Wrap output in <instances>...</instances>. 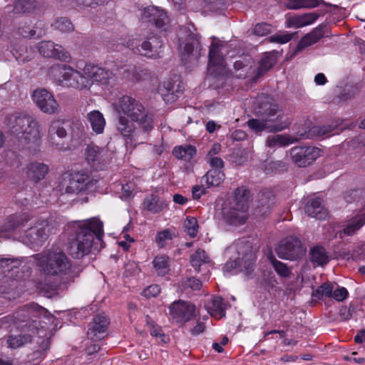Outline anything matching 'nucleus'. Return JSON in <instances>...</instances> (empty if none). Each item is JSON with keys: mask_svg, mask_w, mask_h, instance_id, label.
<instances>
[{"mask_svg": "<svg viewBox=\"0 0 365 365\" xmlns=\"http://www.w3.org/2000/svg\"><path fill=\"white\" fill-rule=\"evenodd\" d=\"M319 17V14L317 12L306 13L302 15H295L290 16L287 22V27L301 28L310 25L315 22Z\"/></svg>", "mask_w": 365, "mask_h": 365, "instance_id": "obj_30", "label": "nucleus"}, {"mask_svg": "<svg viewBox=\"0 0 365 365\" xmlns=\"http://www.w3.org/2000/svg\"><path fill=\"white\" fill-rule=\"evenodd\" d=\"M223 45L215 42H212L209 51V65L214 66L223 67L225 66L224 57L221 53Z\"/></svg>", "mask_w": 365, "mask_h": 365, "instance_id": "obj_33", "label": "nucleus"}, {"mask_svg": "<svg viewBox=\"0 0 365 365\" xmlns=\"http://www.w3.org/2000/svg\"><path fill=\"white\" fill-rule=\"evenodd\" d=\"M167 207V201L155 195H149L145 198L143 202V209L153 214L159 213L166 209Z\"/></svg>", "mask_w": 365, "mask_h": 365, "instance_id": "obj_31", "label": "nucleus"}, {"mask_svg": "<svg viewBox=\"0 0 365 365\" xmlns=\"http://www.w3.org/2000/svg\"><path fill=\"white\" fill-rule=\"evenodd\" d=\"M297 139L290 137L288 135H269L266 140V145L274 148L276 147L287 146L297 141Z\"/></svg>", "mask_w": 365, "mask_h": 365, "instance_id": "obj_37", "label": "nucleus"}, {"mask_svg": "<svg viewBox=\"0 0 365 365\" xmlns=\"http://www.w3.org/2000/svg\"><path fill=\"white\" fill-rule=\"evenodd\" d=\"M31 333L19 334L17 336L10 335L7 339V344L11 349H17L31 341Z\"/></svg>", "mask_w": 365, "mask_h": 365, "instance_id": "obj_47", "label": "nucleus"}, {"mask_svg": "<svg viewBox=\"0 0 365 365\" xmlns=\"http://www.w3.org/2000/svg\"><path fill=\"white\" fill-rule=\"evenodd\" d=\"M170 313L177 322L185 323L194 318L195 307L190 302L179 300L170 306Z\"/></svg>", "mask_w": 365, "mask_h": 365, "instance_id": "obj_18", "label": "nucleus"}, {"mask_svg": "<svg viewBox=\"0 0 365 365\" xmlns=\"http://www.w3.org/2000/svg\"><path fill=\"white\" fill-rule=\"evenodd\" d=\"M272 31V26L267 23H259L255 25L253 29L254 34L263 36L270 34Z\"/></svg>", "mask_w": 365, "mask_h": 365, "instance_id": "obj_60", "label": "nucleus"}, {"mask_svg": "<svg viewBox=\"0 0 365 365\" xmlns=\"http://www.w3.org/2000/svg\"><path fill=\"white\" fill-rule=\"evenodd\" d=\"M97 182L87 173L78 172L71 175L66 192L71 194L90 192L96 187Z\"/></svg>", "mask_w": 365, "mask_h": 365, "instance_id": "obj_13", "label": "nucleus"}, {"mask_svg": "<svg viewBox=\"0 0 365 365\" xmlns=\"http://www.w3.org/2000/svg\"><path fill=\"white\" fill-rule=\"evenodd\" d=\"M84 76L93 82H98L102 84H108L113 73L110 70L100 67L93 63H86L83 69Z\"/></svg>", "mask_w": 365, "mask_h": 365, "instance_id": "obj_25", "label": "nucleus"}, {"mask_svg": "<svg viewBox=\"0 0 365 365\" xmlns=\"http://www.w3.org/2000/svg\"><path fill=\"white\" fill-rule=\"evenodd\" d=\"M239 272L249 277L254 270L255 259L251 252L246 253L242 258L238 259Z\"/></svg>", "mask_w": 365, "mask_h": 365, "instance_id": "obj_45", "label": "nucleus"}, {"mask_svg": "<svg viewBox=\"0 0 365 365\" xmlns=\"http://www.w3.org/2000/svg\"><path fill=\"white\" fill-rule=\"evenodd\" d=\"M354 311L353 306L349 305V307L342 306L339 309V314L340 319L343 321L349 320L352 317V313Z\"/></svg>", "mask_w": 365, "mask_h": 365, "instance_id": "obj_62", "label": "nucleus"}, {"mask_svg": "<svg viewBox=\"0 0 365 365\" xmlns=\"http://www.w3.org/2000/svg\"><path fill=\"white\" fill-rule=\"evenodd\" d=\"M113 106L118 114V131L123 136L128 150L132 152L143 144L153 129V120L143 105L129 96H123Z\"/></svg>", "mask_w": 365, "mask_h": 365, "instance_id": "obj_1", "label": "nucleus"}, {"mask_svg": "<svg viewBox=\"0 0 365 365\" xmlns=\"http://www.w3.org/2000/svg\"><path fill=\"white\" fill-rule=\"evenodd\" d=\"M180 86L176 88L175 83L172 79L163 81L158 86V93L166 103H171L176 101L178 93L180 92Z\"/></svg>", "mask_w": 365, "mask_h": 365, "instance_id": "obj_27", "label": "nucleus"}, {"mask_svg": "<svg viewBox=\"0 0 365 365\" xmlns=\"http://www.w3.org/2000/svg\"><path fill=\"white\" fill-rule=\"evenodd\" d=\"M325 4L323 0H287V7L289 9H312Z\"/></svg>", "mask_w": 365, "mask_h": 365, "instance_id": "obj_43", "label": "nucleus"}, {"mask_svg": "<svg viewBox=\"0 0 365 365\" xmlns=\"http://www.w3.org/2000/svg\"><path fill=\"white\" fill-rule=\"evenodd\" d=\"M35 0H17L14 3V12L15 14H23L30 12L36 7Z\"/></svg>", "mask_w": 365, "mask_h": 365, "instance_id": "obj_49", "label": "nucleus"}, {"mask_svg": "<svg viewBox=\"0 0 365 365\" xmlns=\"http://www.w3.org/2000/svg\"><path fill=\"white\" fill-rule=\"evenodd\" d=\"M21 310L28 311L25 312L24 313L25 317L27 319L29 324L35 325L36 322L34 319L40 318L42 316H46L47 314V310L45 308L35 303L26 304L21 308Z\"/></svg>", "mask_w": 365, "mask_h": 365, "instance_id": "obj_32", "label": "nucleus"}, {"mask_svg": "<svg viewBox=\"0 0 365 365\" xmlns=\"http://www.w3.org/2000/svg\"><path fill=\"white\" fill-rule=\"evenodd\" d=\"M277 256L283 259L296 260L306 252L301 240L295 236H288L275 249Z\"/></svg>", "mask_w": 365, "mask_h": 365, "instance_id": "obj_9", "label": "nucleus"}, {"mask_svg": "<svg viewBox=\"0 0 365 365\" xmlns=\"http://www.w3.org/2000/svg\"><path fill=\"white\" fill-rule=\"evenodd\" d=\"M126 78L133 81H140L149 77V72L147 69L140 66H133L124 71Z\"/></svg>", "mask_w": 365, "mask_h": 365, "instance_id": "obj_44", "label": "nucleus"}, {"mask_svg": "<svg viewBox=\"0 0 365 365\" xmlns=\"http://www.w3.org/2000/svg\"><path fill=\"white\" fill-rule=\"evenodd\" d=\"M262 119H250L247 126L255 133L263 130L275 133L287 128L291 123L289 119L285 116L282 110L278 108L277 104H264V112L262 113Z\"/></svg>", "mask_w": 365, "mask_h": 365, "instance_id": "obj_5", "label": "nucleus"}, {"mask_svg": "<svg viewBox=\"0 0 365 365\" xmlns=\"http://www.w3.org/2000/svg\"><path fill=\"white\" fill-rule=\"evenodd\" d=\"M250 197V192L245 186H240L234 191V202L233 205L242 207V205L245 209H249V200Z\"/></svg>", "mask_w": 365, "mask_h": 365, "instance_id": "obj_42", "label": "nucleus"}, {"mask_svg": "<svg viewBox=\"0 0 365 365\" xmlns=\"http://www.w3.org/2000/svg\"><path fill=\"white\" fill-rule=\"evenodd\" d=\"M271 263L278 275L281 277L287 278L291 274V269L287 266L286 264L272 258Z\"/></svg>", "mask_w": 365, "mask_h": 365, "instance_id": "obj_54", "label": "nucleus"}, {"mask_svg": "<svg viewBox=\"0 0 365 365\" xmlns=\"http://www.w3.org/2000/svg\"><path fill=\"white\" fill-rule=\"evenodd\" d=\"M226 304L221 297H215L210 304L207 306V311L212 317L222 318L225 316Z\"/></svg>", "mask_w": 365, "mask_h": 365, "instance_id": "obj_41", "label": "nucleus"}, {"mask_svg": "<svg viewBox=\"0 0 365 365\" xmlns=\"http://www.w3.org/2000/svg\"><path fill=\"white\" fill-rule=\"evenodd\" d=\"M333 128L331 125L314 126L308 131L297 130L296 133L300 139L311 138L313 136L322 137L329 135Z\"/></svg>", "mask_w": 365, "mask_h": 365, "instance_id": "obj_36", "label": "nucleus"}, {"mask_svg": "<svg viewBox=\"0 0 365 365\" xmlns=\"http://www.w3.org/2000/svg\"><path fill=\"white\" fill-rule=\"evenodd\" d=\"M31 217L30 215L26 213H16L10 215L7 219L4 225L2 226V232L9 233L19 229L29 222Z\"/></svg>", "mask_w": 365, "mask_h": 365, "instance_id": "obj_29", "label": "nucleus"}, {"mask_svg": "<svg viewBox=\"0 0 365 365\" xmlns=\"http://www.w3.org/2000/svg\"><path fill=\"white\" fill-rule=\"evenodd\" d=\"M190 263L192 267H193L197 271H200V267L202 265L208 267L211 266V260L210 259V257L207 255L205 251L202 249L197 250L190 256Z\"/></svg>", "mask_w": 365, "mask_h": 365, "instance_id": "obj_40", "label": "nucleus"}, {"mask_svg": "<svg viewBox=\"0 0 365 365\" xmlns=\"http://www.w3.org/2000/svg\"><path fill=\"white\" fill-rule=\"evenodd\" d=\"M145 321L151 336L156 337L162 342L168 341L169 337L163 333L161 327L157 325L150 316H146Z\"/></svg>", "mask_w": 365, "mask_h": 365, "instance_id": "obj_46", "label": "nucleus"}, {"mask_svg": "<svg viewBox=\"0 0 365 365\" xmlns=\"http://www.w3.org/2000/svg\"><path fill=\"white\" fill-rule=\"evenodd\" d=\"M275 63V56L270 53H266L259 62V66L257 68V76L259 77L268 71Z\"/></svg>", "mask_w": 365, "mask_h": 365, "instance_id": "obj_48", "label": "nucleus"}, {"mask_svg": "<svg viewBox=\"0 0 365 365\" xmlns=\"http://www.w3.org/2000/svg\"><path fill=\"white\" fill-rule=\"evenodd\" d=\"M57 229L51 220H38L26 232L24 240L33 247L41 246Z\"/></svg>", "mask_w": 365, "mask_h": 365, "instance_id": "obj_8", "label": "nucleus"}, {"mask_svg": "<svg viewBox=\"0 0 365 365\" xmlns=\"http://www.w3.org/2000/svg\"><path fill=\"white\" fill-rule=\"evenodd\" d=\"M71 122L67 119L57 118L52 120L48 128V142L57 150L66 149L65 144L56 140V137L63 139L67 136V130L71 128Z\"/></svg>", "mask_w": 365, "mask_h": 365, "instance_id": "obj_10", "label": "nucleus"}, {"mask_svg": "<svg viewBox=\"0 0 365 365\" xmlns=\"http://www.w3.org/2000/svg\"><path fill=\"white\" fill-rule=\"evenodd\" d=\"M201 45L197 36L192 35L185 43L181 52V61L185 64H195L201 56Z\"/></svg>", "mask_w": 365, "mask_h": 365, "instance_id": "obj_19", "label": "nucleus"}, {"mask_svg": "<svg viewBox=\"0 0 365 365\" xmlns=\"http://www.w3.org/2000/svg\"><path fill=\"white\" fill-rule=\"evenodd\" d=\"M87 120L90 123L92 130L96 134H101L103 132L106 120L100 111L96 110L91 111L87 114Z\"/></svg>", "mask_w": 365, "mask_h": 365, "instance_id": "obj_35", "label": "nucleus"}, {"mask_svg": "<svg viewBox=\"0 0 365 365\" xmlns=\"http://www.w3.org/2000/svg\"><path fill=\"white\" fill-rule=\"evenodd\" d=\"M84 155L88 164L96 170L103 169L110 161L108 150L93 143L87 145Z\"/></svg>", "mask_w": 365, "mask_h": 365, "instance_id": "obj_14", "label": "nucleus"}, {"mask_svg": "<svg viewBox=\"0 0 365 365\" xmlns=\"http://www.w3.org/2000/svg\"><path fill=\"white\" fill-rule=\"evenodd\" d=\"M38 51L46 58H52L63 62H68L71 59L70 53L64 48L51 41L40 42L38 45Z\"/></svg>", "mask_w": 365, "mask_h": 365, "instance_id": "obj_16", "label": "nucleus"}, {"mask_svg": "<svg viewBox=\"0 0 365 365\" xmlns=\"http://www.w3.org/2000/svg\"><path fill=\"white\" fill-rule=\"evenodd\" d=\"M40 344L39 349L34 352V357L43 359L45 356V352L50 348L51 342L48 338H40L37 341Z\"/></svg>", "mask_w": 365, "mask_h": 365, "instance_id": "obj_56", "label": "nucleus"}, {"mask_svg": "<svg viewBox=\"0 0 365 365\" xmlns=\"http://www.w3.org/2000/svg\"><path fill=\"white\" fill-rule=\"evenodd\" d=\"M26 312H27L26 310ZM25 311L18 309L13 314L8 315L2 318V324L6 327H16L17 329L28 330L31 334H35L37 331L35 324H29L24 315Z\"/></svg>", "mask_w": 365, "mask_h": 365, "instance_id": "obj_22", "label": "nucleus"}, {"mask_svg": "<svg viewBox=\"0 0 365 365\" xmlns=\"http://www.w3.org/2000/svg\"><path fill=\"white\" fill-rule=\"evenodd\" d=\"M21 264V260L14 257H0V270L2 272L12 270Z\"/></svg>", "mask_w": 365, "mask_h": 365, "instance_id": "obj_52", "label": "nucleus"}, {"mask_svg": "<svg viewBox=\"0 0 365 365\" xmlns=\"http://www.w3.org/2000/svg\"><path fill=\"white\" fill-rule=\"evenodd\" d=\"M55 28L61 32H71L73 30L72 23L66 18L58 19L55 23Z\"/></svg>", "mask_w": 365, "mask_h": 365, "instance_id": "obj_57", "label": "nucleus"}, {"mask_svg": "<svg viewBox=\"0 0 365 365\" xmlns=\"http://www.w3.org/2000/svg\"><path fill=\"white\" fill-rule=\"evenodd\" d=\"M327 31V25L322 24L312 29L309 33L304 35L297 45L293 52V56L297 55L307 47L317 43L322 38L325 36V34Z\"/></svg>", "mask_w": 365, "mask_h": 365, "instance_id": "obj_24", "label": "nucleus"}, {"mask_svg": "<svg viewBox=\"0 0 365 365\" xmlns=\"http://www.w3.org/2000/svg\"><path fill=\"white\" fill-rule=\"evenodd\" d=\"M160 293V287L158 284H151L143 291V295L147 298L155 297Z\"/></svg>", "mask_w": 365, "mask_h": 365, "instance_id": "obj_61", "label": "nucleus"}, {"mask_svg": "<svg viewBox=\"0 0 365 365\" xmlns=\"http://www.w3.org/2000/svg\"><path fill=\"white\" fill-rule=\"evenodd\" d=\"M333 289V284L331 282H326L317 289L314 296L318 299H321L323 297H331Z\"/></svg>", "mask_w": 365, "mask_h": 365, "instance_id": "obj_55", "label": "nucleus"}, {"mask_svg": "<svg viewBox=\"0 0 365 365\" xmlns=\"http://www.w3.org/2000/svg\"><path fill=\"white\" fill-rule=\"evenodd\" d=\"M126 47L133 53L151 59H157L163 56V42L154 33L138 34L132 36L126 42Z\"/></svg>", "mask_w": 365, "mask_h": 365, "instance_id": "obj_6", "label": "nucleus"}, {"mask_svg": "<svg viewBox=\"0 0 365 365\" xmlns=\"http://www.w3.org/2000/svg\"><path fill=\"white\" fill-rule=\"evenodd\" d=\"M49 76L59 85L79 90L88 88V80L79 71L67 64L53 65Z\"/></svg>", "mask_w": 365, "mask_h": 365, "instance_id": "obj_7", "label": "nucleus"}, {"mask_svg": "<svg viewBox=\"0 0 365 365\" xmlns=\"http://www.w3.org/2000/svg\"><path fill=\"white\" fill-rule=\"evenodd\" d=\"M327 31V25L322 24L312 29L309 33L304 35L297 45L293 52V56L297 55L307 47L317 43L322 38L325 36V34Z\"/></svg>", "mask_w": 365, "mask_h": 365, "instance_id": "obj_23", "label": "nucleus"}, {"mask_svg": "<svg viewBox=\"0 0 365 365\" xmlns=\"http://www.w3.org/2000/svg\"><path fill=\"white\" fill-rule=\"evenodd\" d=\"M225 180V174L222 170L220 169H210L202 177V182L206 183L207 187L210 186H218Z\"/></svg>", "mask_w": 365, "mask_h": 365, "instance_id": "obj_38", "label": "nucleus"}, {"mask_svg": "<svg viewBox=\"0 0 365 365\" xmlns=\"http://www.w3.org/2000/svg\"><path fill=\"white\" fill-rule=\"evenodd\" d=\"M184 286L185 287H190L192 290H199L202 287V282L198 279L190 277L184 282Z\"/></svg>", "mask_w": 365, "mask_h": 365, "instance_id": "obj_64", "label": "nucleus"}, {"mask_svg": "<svg viewBox=\"0 0 365 365\" xmlns=\"http://www.w3.org/2000/svg\"><path fill=\"white\" fill-rule=\"evenodd\" d=\"M310 260L312 264L317 266L327 264L329 258L325 249L321 246H315L310 250Z\"/></svg>", "mask_w": 365, "mask_h": 365, "instance_id": "obj_39", "label": "nucleus"}, {"mask_svg": "<svg viewBox=\"0 0 365 365\" xmlns=\"http://www.w3.org/2000/svg\"><path fill=\"white\" fill-rule=\"evenodd\" d=\"M258 207L263 214L266 213V210L269 209L274 203V196L271 192H263L258 196Z\"/></svg>", "mask_w": 365, "mask_h": 365, "instance_id": "obj_50", "label": "nucleus"}, {"mask_svg": "<svg viewBox=\"0 0 365 365\" xmlns=\"http://www.w3.org/2000/svg\"><path fill=\"white\" fill-rule=\"evenodd\" d=\"M304 211L308 216L319 220L325 219L327 216V211L322 205V200L320 197H314L309 200L305 205Z\"/></svg>", "mask_w": 365, "mask_h": 365, "instance_id": "obj_28", "label": "nucleus"}, {"mask_svg": "<svg viewBox=\"0 0 365 365\" xmlns=\"http://www.w3.org/2000/svg\"><path fill=\"white\" fill-rule=\"evenodd\" d=\"M33 258L41 274L59 279L50 285L51 288H56L60 283L72 282L78 275L70 259L59 249L44 250L34 255Z\"/></svg>", "mask_w": 365, "mask_h": 365, "instance_id": "obj_3", "label": "nucleus"}, {"mask_svg": "<svg viewBox=\"0 0 365 365\" xmlns=\"http://www.w3.org/2000/svg\"><path fill=\"white\" fill-rule=\"evenodd\" d=\"M49 171L48 165L40 162H31L26 165V177L27 178L37 183L43 180Z\"/></svg>", "mask_w": 365, "mask_h": 365, "instance_id": "obj_26", "label": "nucleus"}, {"mask_svg": "<svg viewBox=\"0 0 365 365\" xmlns=\"http://www.w3.org/2000/svg\"><path fill=\"white\" fill-rule=\"evenodd\" d=\"M7 125L23 146L38 145L41 138L40 125L32 116L22 113L11 114L7 118Z\"/></svg>", "mask_w": 365, "mask_h": 365, "instance_id": "obj_4", "label": "nucleus"}, {"mask_svg": "<svg viewBox=\"0 0 365 365\" xmlns=\"http://www.w3.org/2000/svg\"><path fill=\"white\" fill-rule=\"evenodd\" d=\"M222 217L225 222L232 226H240L244 225L248 219V210L242 205L240 207L232 205L230 207L222 208Z\"/></svg>", "mask_w": 365, "mask_h": 365, "instance_id": "obj_20", "label": "nucleus"}, {"mask_svg": "<svg viewBox=\"0 0 365 365\" xmlns=\"http://www.w3.org/2000/svg\"><path fill=\"white\" fill-rule=\"evenodd\" d=\"M173 233L170 229H165L163 231L158 232L155 237V242L160 247H163L165 244V241L172 240Z\"/></svg>", "mask_w": 365, "mask_h": 365, "instance_id": "obj_58", "label": "nucleus"}, {"mask_svg": "<svg viewBox=\"0 0 365 365\" xmlns=\"http://www.w3.org/2000/svg\"><path fill=\"white\" fill-rule=\"evenodd\" d=\"M109 324L110 320L107 317L103 314L96 315L88 325V338L93 341L103 339L108 335Z\"/></svg>", "mask_w": 365, "mask_h": 365, "instance_id": "obj_17", "label": "nucleus"}, {"mask_svg": "<svg viewBox=\"0 0 365 365\" xmlns=\"http://www.w3.org/2000/svg\"><path fill=\"white\" fill-rule=\"evenodd\" d=\"M185 231L191 237H196L198 232L197 220L194 217H187L184 222Z\"/></svg>", "mask_w": 365, "mask_h": 365, "instance_id": "obj_53", "label": "nucleus"}, {"mask_svg": "<svg viewBox=\"0 0 365 365\" xmlns=\"http://www.w3.org/2000/svg\"><path fill=\"white\" fill-rule=\"evenodd\" d=\"M348 294L349 293L346 288L340 287L335 290L333 289L331 297L338 302H341L348 297Z\"/></svg>", "mask_w": 365, "mask_h": 365, "instance_id": "obj_63", "label": "nucleus"}, {"mask_svg": "<svg viewBox=\"0 0 365 365\" xmlns=\"http://www.w3.org/2000/svg\"><path fill=\"white\" fill-rule=\"evenodd\" d=\"M32 99L40 110L46 114L60 111V106L53 95L45 88H37L32 93Z\"/></svg>", "mask_w": 365, "mask_h": 365, "instance_id": "obj_12", "label": "nucleus"}, {"mask_svg": "<svg viewBox=\"0 0 365 365\" xmlns=\"http://www.w3.org/2000/svg\"><path fill=\"white\" fill-rule=\"evenodd\" d=\"M290 155L299 167H307L322 155V150L314 146H296L291 149Z\"/></svg>", "mask_w": 365, "mask_h": 365, "instance_id": "obj_11", "label": "nucleus"}, {"mask_svg": "<svg viewBox=\"0 0 365 365\" xmlns=\"http://www.w3.org/2000/svg\"><path fill=\"white\" fill-rule=\"evenodd\" d=\"M293 34L287 32L272 35L269 37V42L277 43H286L292 38Z\"/></svg>", "mask_w": 365, "mask_h": 365, "instance_id": "obj_59", "label": "nucleus"}, {"mask_svg": "<svg viewBox=\"0 0 365 365\" xmlns=\"http://www.w3.org/2000/svg\"><path fill=\"white\" fill-rule=\"evenodd\" d=\"M197 154L196 148L192 145H182L175 146L173 155L178 159L190 162Z\"/></svg>", "mask_w": 365, "mask_h": 365, "instance_id": "obj_34", "label": "nucleus"}, {"mask_svg": "<svg viewBox=\"0 0 365 365\" xmlns=\"http://www.w3.org/2000/svg\"><path fill=\"white\" fill-rule=\"evenodd\" d=\"M365 225V212L352 213L341 223V230L336 235L342 239L345 236H353Z\"/></svg>", "mask_w": 365, "mask_h": 365, "instance_id": "obj_15", "label": "nucleus"}, {"mask_svg": "<svg viewBox=\"0 0 365 365\" xmlns=\"http://www.w3.org/2000/svg\"><path fill=\"white\" fill-rule=\"evenodd\" d=\"M153 267L158 275L164 276L169 269L168 257L165 256H156L152 262Z\"/></svg>", "mask_w": 365, "mask_h": 365, "instance_id": "obj_51", "label": "nucleus"}, {"mask_svg": "<svg viewBox=\"0 0 365 365\" xmlns=\"http://www.w3.org/2000/svg\"><path fill=\"white\" fill-rule=\"evenodd\" d=\"M141 19L145 22L150 23L160 29H164L168 22V17L164 10L154 6L144 9L141 14Z\"/></svg>", "mask_w": 365, "mask_h": 365, "instance_id": "obj_21", "label": "nucleus"}, {"mask_svg": "<svg viewBox=\"0 0 365 365\" xmlns=\"http://www.w3.org/2000/svg\"><path fill=\"white\" fill-rule=\"evenodd\" d=\"M67 250L74 259L88 255L103 247V223L98 217L75 221L67 226Z\"/></svg>", "mask_w": 365, "mask_h": 365, "instance_id": "obj_2", "label": "nucleus"}]
</instances>
